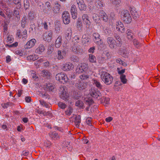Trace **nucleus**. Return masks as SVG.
Returning a JSON list of instances; mask_svg holds the SVG:
<instances>
[{
	"instance_id": "1",
	"label": "nucleus",
	"mask_w": 160,
	"mask_h": 160,
	"mask_svg": "<svg viewBox=\"0 0 160 160\" xmlns=\"http://www.w3.org/2000/svg\"><path fill=\"white\" fill-rule=\"evenodd\" d=\"M101 80L106 85L111 84L113 80V78L109 73L104 71H101L99 72Z\"/></svg>"
},
{
	"instance_id": "2",
	"label": "nucleus",
	"mask_w": 160,
	"mask_h": 160,
	"mask_svg": "<svg viewBox=\"0 0 160 160\" xmlns=\"http://www.w3.org/2000/svg\"><path fill=\"white\" fill-rule=\"evenodd\" d=\"M67 89L65 87L63 86L60 88L59 91L60 97L61 99L65 100H68L69 94L67 92Z\"/></svg>"
},
{
	"instance_id": "3",
	"label": "nucleus",
	"mask_w": 160,
	"mask_h": 160,
	"mask_svg": "<svg viewBox=\"0 0 160 160\" xmlns=\"http://www.w3.org/2000/svg\"><path fill=\"white\" fill-rule=\"evenodd\" d=\"M57 80L62 82H67L68 81V78L66 74L63 72L57 74L56 76Z\"/></svg>"
},
{
	"instance_id": "4",
	"label": "nucleus",
	"mask_w": 160,
	"mask_h": 160,
	"mask_svg": "<svg viewBox=\"0 0 160 160\" xmlns=\"http://www.w3.org/2000/svg\"><path fill=\"white\" fill-rule=\"evenodd\" d=\"M107 42L109 47L112 49H116L118 47L116 45V41L112 37L108 38L107 39Z\"/></svg>"
},
{
	"instance_id": "5",
	"label": "nucleus",
	"mask_w": 160,
	"mask_h": 160,
	"mask_svg": "<svg viewBox=\"0 0 160 160\" xmlns=\"http://www.w3.org/2000/svg\"><path fill=\"white\" fill-rule=\"evenodd\" d=\"M75 86L77 88L80 90L85 89L87 87V84L86 82L80 80L76 81L75 83Z\"/></svg>"
},
{
	"instance_id": "6",
	"label": "nucleus",
	"mask_w": 160,
	"mask_h": 160,
	"mask_svg": "<svg viewBox=\"0 0 160 160\" xmlns=\"http://www.w3.org/2000/svg\"><path fill=\"white\" fill-rule=\"evenodd\" d=\"M82 19L84 23L86 25V28H88V30L89 29L91 22L89 19L88 15L86 14H83L82 16Z\"/></svg>"
},
{
	"instance_id": "7",
	"label": "nucleus",
	"mask_w": 160,
	"mask_h": 160,
	"mask_svg": "<svg viewBox=\"0 0 160 160\" xmlns=\"http://www.w3.org/2000/svg\"><path fill=\"white\" fill-rule=\"evenodd\" d=\"M99 34L97 33H94L93 34V38L95 42L99 46L102 47V45L103 42L100 38Z\"/></svg>"
},
{
	"instance_id": "8",
	"label": "nucleus",
	"mask_w": 160,
	"mask_h": 160,
	"mask_svg": "<svg viewBox=\"0 0 160 160\" xmlns=\"http://www.w3.org/2000/svg\"><path fill=\"white\" fill-rule=\"evenodd\" d=\"M74 66L72 63L68 62L63 64L61 68L64 71H67L72 70Z\"/></svg>"
},
{
	"instance_id": "9",
	"label": "nucleus",
	"mask_w": 160,
	"mask_h": 160,
	"mask_svg": "<svg viewBox=\"0 0 160 160\" xmlns=\"http://www.w3.org/2000/svg\"><path fill=\"white\" fill-rule=\"evenodd\" d=\"M62 18L63 23L66 24H68L70 22L69 14L67 11H65L62 13Z\"/></svg>"
},
{
	"instance_id": "10",
	"label": "nucleus",
	"mask_w": 160,
	"mask_h": 160,
	"mask_svg": "<svg viewBox=\"0 0 160 160\" xmlns=\"http://www.w3.org/2000/svg\"><path fill=\"white\" fill-rule=\"evenodd\" d=\"M72 51L76 54L82 53L83 52V50L81 47L77 44L74 45L72 47Z\"/></svg>"
},
{
	"instance_id": "11",
	"label": "nucleus",
	"mask_w": 160,
	"mask_h": 160,
	"mask_svg": "<svg viewBox=\"0 0 160 160\" xmlns=\"http://www.w3.org/2000/svg\"><path fill=\"white\" fill-rule=\"evenodd\" d=\"M44 88L49 92H53L55 89V86L53 84L51 83H47L44 86Z\"/></svg>"
},
{
	"instance_id": "12",
	"label": "nucleus",
	"mask_w": 160,
	"mask_h": 160,
	"mask_svg": "<svg viewBox=\"0 0 160 160\" xmlns=\"http://www.w3.org/2000/svg\"><path fill=\"white\" fill-rule=\"evenodd\" d=\"M76 2L80 10L85 11L86 7L83 0H77Z\"/></svg>"
},
{
	"instance_id": "13",
	"label": "nucleus",
	"mask_w": 160,
	"mask_h": 160,
	"mask_svg": "<svg viewBox=\"0 0 160 160\" xmlns=\"http://www.w3.org/2000/svg\"><path fill=\"white\" fill-rule=\"evenodd\" d=\"M67 53V50L66 49H62L59 50L58 52L57 58L58 60H61L63 58Z\"/></svg>"
},
{
	"instance_id": "14",
	"label": "nucleus",
	"mask_w": 160,
	"mask_h": 160,
	"mask_svg": "<svg viewBox=\"0 0 160 160\" xmlns=\"http://www.w3.org/2000/svg\"><path fill=\"white\" fill-rule=\"evenodd\" d=\"M52 33L51 31H49L43 35V39L46 41L50 42L52 37Z\"/></svg>"
},
{
	"instance_id": "15",
	"label": "nucleus",
	"mask_w": 160,
	"mask_h": 160,
	"mask_svg": "<svg viewBox=\"0 0 160 160\" xmlns=\"http://www.w3.org/2000/svg\"><path fill=\"white\" fill-rule=\"evenodd\" d=\"M36 40L34 38H33L29 41L25 45V48L26 49L30 48L32 47L36 42Z\"/></svg>"
},
{
	"instance_id": "16",
	"label": "nucleus",
	"mask_w": 160,
	"mask_h": 160,
	"mask_svg": "<svg viewBox=\"0 0 160 160\" xmlns=\"http://www.w3.org/2000/svg\"><path fill=\"white\" fill-rule=\"evenodd\" d=\"M71 12L73 18V19H76L77 17L78 13L76 7L75 5H73L71 6Z\"/></svg>"
},
{
	"instance_id": "17",
	"label": "nucleus",
	"mask_w": 160,
	"mask_h": 160,
	"mask_svg": "<svg viewBox=\"0 0 160 160\" xmlns=\"http://www.w3.org/2000/svg\"><path fill=\"white\" fill-rule=\"evenodd\" d=\"M114 37L115 38L116 41V45L118 47H120L121 46L122 44V40L120 37L119 35L117 33H115L114 34Z\"/></svg>"
},
{
	"instance_id": "18",
	"label": "nucleus",
	"mask_w": 160,
	"mask_h": 160,
	"mask_svg": "<svg viewBox=\"0 0 160 160\" xmlns=\"http://www.w3.org/2000/svg\"><path fill=\"white\" fill-rule=\"evenodd\" d=\"M98 15L100 18H103V20L104 22H106L108 21V17L104 11H100L99 12Z\"/></svg>"
},
{
	"instance_id": "19",
	"label": "nucleus",
	"mask_w": 160,
	"mask_h": 160,
	"mask_svg": "<svg viewBox=\"0 0 160 160\" xmlns=\"http://www.w3.org/2000/svg\"><path fill=\"white\" fill-rule=\"evenodd\" d=\"M91 95L93 97L99 100L101 98V94L99 91L94 90L92 91V92L91 93Z\"/></svg>"
},
{
	"instance_id": "20",
	"label": "nucleus",
	"mask_w": 160,
	"mask_h": 160,
	"mask_svg": "<svg viewBox=\"0 0 160 160\" xmlns=\"http://www.w3.org/2000/svg\"><path fill=\"white\" fill-rule=\"evenodd\" d=\"M60 5L58 3H55L53 9V13L55 14L59 13L60 12Z\"/></svg>"
},
{
	"instance_id": "21",
	"label": "nucleus",
	"mask_w": 160,
	"mask_h": 160,
	"mask_svg": "<svg viewBox=\"0 0 160 160\" xmlns=\"http://www.w3.org/2000/svg\"><path fill=\"white\" fill-rule=\"evenodd\" d=\"M45 50V47L42 44H40L38 48L36 49L35 52L39 54H41Z\"/></svg>"
},
{
	"instance_id": "22",
	"label": "nucleus",
	"mask_w": 160,
	"mask_h": 160,
	"mask_svg": "<svg viewBox=\"0 0 160 160\" xmlns=\"http://www.w3.org/2000/svg\"><path fill=\"white\" fill-rule=\"evenodd\" d=\"M92 83L99 89H102V85L101 84L100 81L96 79H93L92 80Z\"/></svg>"
},
{
	"instance_id": "23",
	"label": "nucleus",
	"mask_w": 160,
	"mask_h": 160,
	"mask_svg": "<svg viewBox=\"0 0 160 160\" xmlns=\"http://www.w3.org/2000/svg\"><path fill=\"white\" fill-rule=\"evenodd\" d=\"M62 37L61 36H59L55 41V46L56 48H59L62 43Z\"/></svg>"
},
{
	"instance_id": "24",
	"label": "nucleus",
	"mask_w": 160,
	"mask_h": 160,
	"mask_svg": "<svg viewBox=\"0 0 160 160\" xmlns=\"http://www.w3.org/2000/svg\"><path fill=\"white\" fill-rule=\"evenodd\" d=\"M49 135L52 139L54 140H57L60 138L58 134L54 132H50L49 133Z\"/></svg>"
},
{
	"instance_id": "25",
	"label": "nucleus",
	"mask_w": 160,
	"mask_h": 160,
	"mask_svg": "<svg viewBox=\"0 0 160 160\" xmlns=\"http://www.w3.org/2000/svg\"><path fill=\"white\" fill-rule=\"evenodd\" d=\"M81 116L80 115H77L75 118L74 122L76 127H78L81 123Z\"/></svg>"
},
{
	"instance_id": "26",
	"label": "nucleus",
	"mask_w": 160,
	"mask_h": 160,
	"mask_svg": "<svg viewBox=\"0 0 160 160\" xmlns=\"http://www.w3.org/2000/svg\"><path fill=\"white\" fill-rule=\"evenodd\" d=\"M118 31L122 33H124L126 31V28L124 27L123 24L121 22L119 26L116 27Z\"/></svg>"
},
{
	"instance_id": "27",
	"label": "nucleus",
	"mask_w": 160,
	"mask_h": 160,
	"mask_svg": "<svg viewBox=\"0 0 160 160\" xmlns=\"http://www.w3.org/2000/svg\"><path fill=\"white\" fill-rule=\"evenodd\" d=\"M95 4L97 7L96 9L97 10L103 7V2L102 1L99 0L96 1L95 2Z\"/></svg>"
},
{
	"instance_id": "28",
	"label": "nucleus",
	"mask_w": 160,
	"mask_h": 160,
	"mask_svg": "<svg viewBox=\"0 0 160 160\" xmlns=\"http://www.w3.org/2000/svg\"><path fill=\"white\" fill-rule=\"evenodd\" d=\"M100 17L99 15H97L96 13H93L92 15V18L93 21L96 23H98L100 21Z\"/></svg>"
},
{
	"instance_id": "29",
	"label": "nucleus",
	"mask_w": 160,
	"mask_h": 160,
	"mask_svg": "<svg viewBox=\"0 0 160 160\" xmlns=\"http://www.w3.org/2000/svg\"><path fill=\"white\" fill-rule=\"evenodd\" d=\"M38 8L39 9L42 10L44 13L47 12V10L44 8V4L41 2H39L38 3Z\"/></svg>"
},
{
	"instance_id": "30",
	"label": "nucleus",
	"mask_w": 160,
	"mask_h": 160,
	"mask_svg": "<svg viewBox=\"0 0 160 160\" xmlns=\"http://www.w3.org/2000/svg\"><path fill=\"white\" fill-rule=\"evenodd\" d=\"M122 18H127L128 16H130L129 12L126 10H124L121 12Z\"/></svg>"
},
{
	"instance_id": "31",
	"label": "nucleus",
	"mask_w": 160,
	"mask_h": 160,
	"mask_svg": "<svg viewBox=\"0 0 160 160\" xmlns=\"http://www.w3.org/2000/svg\"><path fill=\"white\" fill-rule=\"evenodd\" d=\"M27 58L28 60L34 61L37 60L38 58V57L37 55H32L28 56Z\"/></svg>"
},
{
	"instance_id": "32",
	"label": "nucleus",
	"mask_w": 160,
	"mask_h": 160,
	"mask_svg": "<svg viewBox=\"0 0 160 160\" xmlns=\"http://www.w3.org/2000/svg\"><path fill=\"white\" fill-rule=\"evenodd\" d=\"M127 37L130 40L133 38L132 33L131 31L129 29H127Z\"/></svg>"
},
{
	"instance_id": "33",
	"label": "nucleus",
	"mask_w": 160,
	"mask_h": 160,
	"mask_svg": "<svg viewBox=\"0 0 160 160\" xmlns=\"http://www.w3.org/2000/svg\"><path fill=\"white\" fill-rule=\"evenodd\" d=\"M82 42L84 43H87L89 42V39L86 35L84 34L82 36Z\"/></svg>"
},
{
	"instance_id": "34",
	"label": "nucleus",
	"mask_w": 160,
	"mask_h": 160,
	"mask_svg": "<svg viewBox=\"0 0 160 160\" xmlns=\"http://www.w3.org/2000/svg\"><path fill=\"white\" fill-rule=\"evenodd\" d=\"M89 60L90 62L95 63L96 62V59L95 57L92 54L89 55Z\"/></svg>"
},
{
	"instance_id": "35",
	"label": "nucleus",
	"mask_w": 160,
	"mask_h": 160,
	"mask_svg": "<svg viewBox=\"0 0 160 160\" xmlns=\"http://www.w3.org/2000/svg\"><path fill=\"white\" fill-rule=\"evenodd\" d=\"M27 19L26 17H24L22 18L21 22V27L24 28L25 27V26L27 24Z\"/></svg>"
},
{
	"instance_id": "36",
	"label": "nucleus",
	"mask_w": 160,
	"mask_h": 160,
	"mask_svg": "<svg viewBox=\"0 0 160 160\" xmlns=\"http://www.w3.org/2000/svg\"><path fill=\"white\" fill-rule=\"evenodd\" d=\"M124 22L126 23H129L131 22L132 18L131 16H128L127 17L122 18Z\"/></svg>"
},
{
	"instance_id": "37",
	"label": "nucleus",
	"mask_w": 160,
	"mask_h": 160,
	"mask_svg": "<svg viewBox=\"0 0 160 160\" xmlns=\"http://www.w3.org/2000/svg\"><path fill=\"white\" fill-rule=\"evenodd\" d=\"M61 28V24L59 22H57L55 25V29L56 33L59 32Z\"/></svg>"
},
{
	"instance_id": "38",
	"label": "nucleus",
	"mask_w": 160,
	"mask_h": 160,
	"mask_svg": "<svg viewBox=\"0 0 160 160\" xmlns=\"http://www.w3.org/2000/svg\"><path fill=\"white\" fill-rule=\"evenodd\" d=\"M75 105L76 106L82 108H83L84 107L83 103L81 101L78 100L75 103Z\"/></svg>"
},
{
	"instance_id": "39",
	"label": "nucleus",
	"mask_w": 160,
	"mask_h": 160,
	"mask_svg": "<svg viewBox=\"0 0 160 160\" xmlns=\"http://www.w3.org/2000/svg\"><path fill=\"white\" fill-rule=\"evenodd\" d=\"M72 34L71 28H68L66 31L65 34L66 36L68 38H70Z\"/></svg>"
},
{
	"instance_id": "40",
	"label": "nucleus",
	"mask_w": 160,
	"mask_h": 160,
	"mask_svg": "<svg viewBox=\"0 0 160 160\" xmlns=\"http://www.w3.org/2000/svg\"><path fill=\"white\" fill-rule=\"evenodd\" d=\"M81 66L80 64L78 65L76 69V72L77 73L79 74L82 72H83V70H82V68H81Z\"/></svg>"
},
{
	"instance_id": "41",
	"label": "nucleus",
	"mask_w": 160,
	"mask_h": 160,
	"mask_svg": "<svg viewBox=\"0 0 160 160\" xmlns=\"http://www.w3.org/2000/svg\"><path fill=\"white\" fill-rule=\"evenodd\" d=\"M13 15L17 18L18 19H19L20 15L19 13V11L18 9H15L14 10Z\"/></svg>"
},
{
	"instance_id": "42",
	"label": "nucleus",
	"mask_w": 160,
	"mask_h": 160,
	"mask_svg": "<svg viewBox=\"0 0 160 160\" xmlns=\"http://www.w3.org/2000/svg\"><path fill=\"white\" fill-rule=\"evenodd\" d=\"M24 8L26 10L29 8L30 4L28 0H24Z\"/></svg>"
},
{
	"instance_id": "43",
	"label": "nucleus",
	"mask_w": 160,
	"mask_h": 160,
	"mask_svg": "<svg viewBox=\"0 0 160 160\" xmlns=\"http://www.w3.org/2000/svg\"><path fill=\"white\" fill-rule=\"evenodd\" d=\"M13 2L17 5V8H19L21 7V0H13Z\"/></svg>"
},
{
	"instance_id": "44",
	"label": "nucleus",
	"mask_w": 160,
	"mask_h": 160,
	"mask_svg": "<svg viewBox=\"0 0 160 160\" xmlns=\"http://www.w3.org/2000/svg\"><path fill=\"white\" fill-rule=\"evenodd\" d=\"M71 60L74 62H77L79 61V59L77 56L72 55L71 57Z\"/></svg>"
},
{
	"instance_id": "45",
	"label": "nucleus",
	"mask_w": 160,
	"mask_h": 160,
	"mask_svg": "<svg viewBox=\"0 0 160 160\" xmlns=\"http://www.w3.org/2000/svg\"><path fill=\"white\" fill-rule=\"evenodd\" d=\"M42 74L43 75L46 76L47 78L49 77L50 76V73L47 70H43L42 71Z\"/></svg>"
},
{
	"instance_id": "46",
	"label": "nucleus",
	"mask_w": 160,
	"mask_h": 160,
	"mask_svg": "<svg viewBox=\"0 0 160 160\" xmlns=\"http://www.w3.org/2000/svg\"><path fill=\"white\" fill-rule=\"evenodd\" d=\"M58 107L64 109L67 107V105L63 102H59L58 103Z\"/></svg>"
},
{
	"instance_id": "47",
	"label": "nucleus",
	"mask_w": 160,
	"mask_h": 160,
	"mask_svg": "<svg viewBox=\"0 0 160 160\" xmlns=\"http://www.w3.org/2000/svg\"><path fill=\"white\" fill-rule=\"evenodd\" d=\"M120 78L122 82L124 84L126 83L127 82V79L126 78V76L125 75H121Z\"/></svg>"
},
{
	"instance_id": "48",
	"label": "nucleus",
	"mask_w": 160,
	"mask_h": 160,
	"mask_svg": "<svg viewBox=\"0 0 160 160\" xmlns=\"http://www.w3.org/2000/svg\"><path fill=\"white\" fill-rule=\"evenodd\" d=\"M40 104L43 106L45 107L46 108H49V105L46 102L42 100H40L39 101Z\"/></svg>"
},
{
	"instance_id": "49",
	"label": "nucleus",
	"mask_w": 160,
	"mask_h": 160,
	"mask_svg": "<svg viewBox=\"0 0 160 160\" xmlns=\"http://www.w3.org/2000/svg\"><path fill=\"white\" fill-rule=\"evenodd\" d=\"M73 109L71 107H69L68 109L65 111V114L68 116L70 115L72 112Z\"/></svg>"
},
{
	"instance_id": "50",
	"label": "nucleus",
	"mask_w": 160,
	"mask_h": 160,
	"mask_svg": "<svg viewBox=\"0 0 160 160\" xmlns=\"http://www.w3.org/2000/svg\"><path fill=\"white\" fill-rule=\"evenodd\" d=\"M81 68H82V70H83V72H85L88 68V64L85 63H83L80 64Z\"/></svg>"
},
{
	"instance_id": "51",
	"label": "nucleus",
	"mask_w": 160,
	"mask_h": 160,
	"mask_svg": "<svg viewBox=\"0 0 160 160\" xmlns=\"http://www.w3.org/2000/svg\"><path fill=\"white\" fill-rule=\"evenodd\" d=\"M131 12L132 15L133 16V18L135 19H136L139 16V15L137 12L134 10V11L133 10H132L131 11Z\"/></svg>"
},
{
	"instance_id": "52",
	"label": "nucleus",
	"mask_w": 160,
	"mask_h": 160,
	"mask_svg": "<svg viewBox=\"0 0 160 160\" xmlns=\"http://www.w3.org/2000/svg\"><path fill=\"white\" fill-rule=\"evenodd\" d=\"M85 101L87 103V104L89 106L94 103V101L92 99L90 98H88L86 99Z\"/></svg>"
},
{
	"instance_id": "53",
	"label": "nucleus",
	"mask_w": 160,
	"mask_h": 160,
	"mask_svg": "<svg viewBox=\"0 0 160 160\" xmlns=\"http://www.w3.org/2000/svg\"><path fill=\"white\" fill-rule=\"evenodd\" d=\"M28 16L29 19L31 20H32L34 18L33 12L31 11H30L28 13Z\"/></svg>"
},
{
	"instance_id": "54",
	"label": "nucleus",
	"mask_w": 160,
	"mask_h": 160,
	"mask_svg": "<svg viewBox=\"0 0 160 160\" xmlns=\"http://www.w3.org/2000/svg\"><path fill=\"white\" fill-rule=\"evenodd\" d=\"M111 2L113 4L119 5L121 3V0H110Z\"/></svg>"
},
{
	"instance_id": "55",
	"label": "nucleus",
	"mask_w": 160,
	"mask_h": 160,
	"mask_svg": "<svg viewBox=\"0 0 160 160\" xmlns=\"http://www.w3.org/2000/svg\"><path fill=\"white\" fill-rule=\"evenodd\" d=\"M133 43L134 45L137 48H138L140 46V43L136 39L133 40Z\"/></svg>"
},
{
	"instance_id": "56",
	"label": "nucleus",
	"mask_w": 160,
	"mask_h": 160,
	"mask_svg": "<svg viewBox=\"0 0 160 160\" xmlns=\"http://www.w3.org/2000/svg\"><path fill=\"white\" fill-rule=\"evenodd\" d=\"M45 5L47 7V9L48 11H50L51 9V5L50 3L48 2H47L45 3Z\"/></svg>"
},
{
	"instance_id": "57",
	"label": "nucleus",
	"mask_w": 160,
	"mask_h": 160,
	"mask_svg": "<svg viewBox=\"0 0 160 160\" xmlns=\"http://www.w3.org/2000/svg\"><path fill=\"white\" fill-rule=\"evenodd\" d=\"M73 39L74 41H76L77 42H79L81 41L80 37L78 35L75 36L73 38Z\"/></svg>"
},
{
	"instance_id": "58",
	"label": "nucleus",
	"mask_w": 160,
	"mask_h": 160,
	"mask_svg": "<svg viewBox=\"0 0 160 160\" xmlns=\"http://www.w3.org/2000/svg\"><path fill=\"white\" fill-rule=\"evenodd\" d=\"M13 41V38L12 36L9 35L7 37V42L8 43H11Z\"/></svg>"
},
{
	"instance_id": "59",
	"label": "nucleus",
	"mask_w": 160,
	"mask_h": 160,
	"mask_svg": "<svg viewBox=\"0 0 160 160\" xmlns=\"http://www.w3.org/2000/svg\"><path fill=\"white\" fill-rule=\"evenodd\" d=\"M89 77L88 75L84 74L80 76V78L82 79L85 80L88 78Z\"/></svg>"
},
{
	"instance_id": "60",
	"label": "nucleus",
	"mask_w": 160,
	"mask_h": 160,
	"mask_svg": "<svg viewBox=\"0 0 160 160\" xmlns=\"http://www.w3.org/2000/svg\"><path fill=\"white\" fill-rule=\"evenodd\" d=\"M21 33V35L23 38H25L27 37V31L26 29H24Z\"/></svg>"
},
{
	"instance_id": "61",
	"label": "nucleus",
	"mask_w": 160,
	"mask_h": 160,
	"mask_svg": "<svg viewBox=\"0 0 160 160\" xmlns=\"http://www.w3.org/2000/svg\"><path fill=\"white\" fill-rule=\"evenodd\" d=\"M91 118H88L86 120V123L89 126H92L91 123Z\"/></svg>"
},
{
	"instance_id": "62",
	"label": "nucleus",
	"mask_w": 160,
	"mask_h": 160,
	"mask_svg": "<svg viewBox=\"0 0 160 160\" xmlns=\"http://www.w3.org/2000/svg\"><path fill=\"white\" fill-rule=\"evenodd\" d=\"M77 27L80 32H81L82 31V24L80 22L78 23Z\"/></svg>"
},
{
	"instance_id": "63",
	"label": "nucleus",
	"mask_w": 160,
	"mask_h": 160,
	"mask_svg": "<svg viewBox=\"0 0 160 160\" xmlns=\"http://www.w3.org/2000/svg\"><path fill=\"white\" fill-rule=\"evenodd\" d=\"M31 75L32 77V78L35 80L38 78V77L35 74V72H34V71H33L31 73Z\"/></svg>"
},
{
	"instance_id": "64",
	"label": "nucleus",
	"mask_w": 160,
	"mask_h": 160,
	"mask_svg": "<svg viewBox=\"0 0 160 160\" xmlns=\"http://www.w3.org/2000/svg\"><path fill=\"white\" fill-rule=\"evenodd\" d=\"M128 52L125 50H124L123 51L122 55L123 57L125 58H127L128 57Z\"/></svg>"
}]
</instances>
